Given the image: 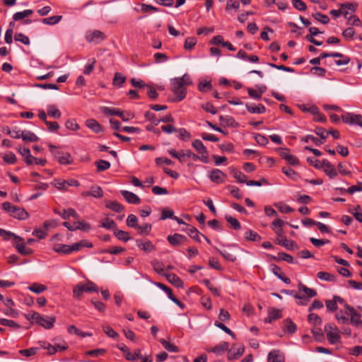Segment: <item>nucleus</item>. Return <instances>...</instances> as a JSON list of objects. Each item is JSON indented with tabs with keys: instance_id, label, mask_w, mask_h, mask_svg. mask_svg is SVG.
I'll use <instances>...</instances> for the list:
<instances>
[{
	"instance_id": "obj_1",
	"label": "nucleus",
	"mask_w": 362,
	"mask_h": 362,
	"mask_svg": "<svg viewBox=\"0 0 362 362\" xmlns=\"http://www.w3.org/2000/svg\"><path fill=\"white\" fill-rule=\"evenodd\" d=\"M2 209L8 212L11 216L18 220H25L29 217V214L25 209L12 205L8 202L2 204Z\"/></svg>"
},
{
	"instance_id": "obj_2",
	"label": "nucleus",
	"mask_w": 362,
	"mask_h": 362,
	"mask_svg": "<svg viewBox=\"0 0 362 362\" xmlns=\"http://www.w3.org/2000/svg\"><path fill=\"white\" fill-rule=\"evenodd\" d=\"M49 149L61 165H69L72 163L73 160L69 153L63 151L59 147L52 144L49 145Z\"/></svg>"
},
{
	"instance_id": "obj_3",
	"label": "nucleus",
	"mask_w": 362,
	"mask_h": 362,
	"mask_svg": "<svg viewBox=\"0 0 362 362\" xmlns=\"http://www.w3.org/2000/svg\"><path fill=\"white\" fill-rule=\"evenodd\" d=\"M275 233L277 235L276 243L286 247L288 250H293L298 249V246L296 243L293 240H288L285 235L283 228H278L275 230Z\"/></svg>"
},
{
	"instance_id": "obj_4",
	"label": "nucleus",
	"mask_w": 362,
	"mask_h": 362,
	"mask_svg": "<svg viewBox=\"0 0 362 362\" xmlns=\"http://www.w3.org/2000/svg\"><path fill=\"white\" fill-rule=\"evenodd\" d=\"M172 88L171 90L175 95L173 101L180 102L185 98L187 95V88L182 84V81H177L174 78L171 80Z\"/></svg>"
},
{
	"instance_id": "obj_5",
	"label": "nucleus",
	"mask_w": 362,
	"mask_h": 362,
	"mask_svg": "<svg viewBox=\"0 0 362 362\" xmlns=\"http://www.w3.org/2000/svg\"><path fill=\"white\" fill-rule=\"evenodd\" d=\"M103 113L110 116H118L121 118V119L124 122H127L130 119H133L134 115L129 112L122 111L119 109L109 107H103L101 108Z\"/></svg>"
},
{
	"instance_id": "obj_6",
	"label": "nucleus",
	"mask_w": 362,
	"mask_h": 362,
	"mask_svg": "<svg viewBox=\"0 0 362 362\" xmlns=\"http://www.w3.org/2000/svg\"><path fill=\"white\" fill-rule=\"evenodd\" d=\"M333 330H337L336 326L333 327L330 324H327L325 325V332H326L327 340L331 344L339 343L341 339L339 332H333Z\"/></svg>"
},
{
	"instance_id": "obj_7",
	"label": "nucleus",
	"mask_w": 362,
	"mask_h": 362,
	"mask_svg": "<svg viewBox=\"0 0 362 362\" xmlns=\"http://www.w3.org/2000/svg\"><path fill=\"white\" fill-rule=\"evenodd\" d=\"M341 120L345 124L362 127V116L361 115L346 112L341 115Z\"/></svg>"
},
{
	"instance_id": "obj_8",
	"label": "nucleus",
	"mask_w": 362,
	"mask_h": 362,
	"mask_svg": "<svg viewBox=\"0 0 362 362\" xmlns=\"http://www.w3.org/2000/svg\"><path fill=\"white\" fill-rule=\"evenodd\" d=\"M344 308L349 312L351 315L350 322L352 325L356 326L357 327H361L362 320H361V315L358 313L354 307L349 305V304H344Z\"/></svg>"
},
{
	"instance_id": "obj_9",
	"label": "nucleus",
	"mask_w": 362,
	"mask_h": 362,
	"mask_svg": "<svg viewBox=\"0 0 362 362\" xmlns=\"http://www.w3.org/2000/svg\"><path fill=\"white\" fill-rule=\"evenodd\" d=\"M244 346L241 344H234L228 350V360H234L240 358L244 353Z\"/></svg>"
},
{
	"instance_id": "obj_10",
	"label": "nucleus",
	"mask_w": 362,
	"mask_h": 362,
	"mask_svg": "<svg viewBox=\"0 0 362 362\" xmlns=\"http://www.w3.org/2000/svg\"><path fill=\"white\" fill-rule=\"evenodd\" d=\"M226 177V175L219 169H213L209 175L210 180L216 184L223 183L224 182L223 177Z\"/></svg>"
},
{
	"instance_id": "obj_11",
	"label": "nucleus",
	"mask_w": 362,
	"mask_h": 362,
	"mask_svg": "<svg viewBox=\"0 0 362 362\" xmlns=\"http://www.w3.org/2000/svg\"><path fill=\"white\" fill-rule=\"evenodd\" d=\"M267 257L268 259L274 261H280L284 260L288 263L296 264V262L294 261L293 257L287 253L285 252H279L278 256H274L272 255L267 254Z\"/></svg>"
},
{
	"instance_id": "obj_12",
	"label": "nucleus",
	"mask_w": 362,
	"mask_h": 362,
	"mask_svg": "<svg viewBox=\"0 0 362 362\" xmlns=\"http://www.w3.org/2000/svg\"><path fill=\"white\" fill-rule=\"evenodd\" d=\"M167 240L169 243L173 246H178L181 243H185L187 240V238L181 234L175 233L173 235H170L167 237Z\"/></svg>"
},
{
	"instance_id": "obj_13",
	"label": "nucleus",
	"mask_w": 362,
	"mask_h": 362,
	"mask_svg": "<svg viewBox=\"0 0 362 362\" xmlns=\"http://www.w3.org/2000/svg\"><path fill=\"white\" fill-rule=\"evenodd\" d=\"M120 192L125 200L129 204H139L141 202L140 198L133 192L127 190H121Z\"/></svg>"
},
{
	"instance_id": "obj_14",
	"label": "nucleus",
	"mask_w": 362,
	"mask_h": 362,
	"mask_svg": "<svg viewBox=\"0 0 362 362\" xmlns=\"http://www.w3.org/2000/svg\"><path fill=\"white\" fill-rule=\"evenodd\" d=\"M183 230H185L191 238L198 243H201L199 235H202V233L195 227L189 224H186V228L183 229Z\"/></svg>"
},
{
	"instance_id": "obj_15",
	"label": "nucleus",
	"mask_w": 362,
	"mask_h": 362,
	"mask_svg": "<svg viewBox=\"0 0 362 362\" xmlns=\"http://www.w3.org/2000/svg\"><path fill=\"white\" fill-rule=\"evenodd\" d=\"M14 247L22 255H30L33 252V250L31 248L25 247L23 238L22 241H16Z\"/></svg>"
},
{
	"instance_id": "obj_16",
	"label": "nucleus",
	"mask_w": 362,
	"mask_h": 362,
	"mask_svg": "<svg viewBox=\"0 0 362 362\" xmlns=\"http://www.w3.org/2000/svg\"><path fill=\"white\" fill-rule=\"evenodd\" d=\"M219 121L221 122V125L223 127H237L238 126V124L235 122V119L230 115L219 116Z\"/></svg>"
},
{
	"instance_id": "obj_17",
	"label": "nucleus",
	"mask_w": 362,
	"mask_h": 362,
	"mask_svg": "<svg viewBox=\"0 0 362 362\" xmlns=\"http://www.w3.org/2000/svg\"><path fill=\"white\" fill-rule=\"evenodd\" d=\"M166 279L177 288H183V281L175 274H165Z\"/></svg>"
},
{
	"instance_id": "obj_18",
	"label": "nucleus",
	"mask_w": 362,
	"mask_h": 362,
	"mask_svg": "<svg viewBox=\"0 0 362 362\" xmlns=\"http://www.w3.org/2000/svg\"><path fill=\"white\" fill-rule=\"evenodd\" d=\"M136 245L143 251L146 252H150L155 250L156 247L150 240L143 242L141 239L136 240Z\"/></svg>"
},
{
	"instance_id": "obj_19",
	"label": "nucleus",
	"mask_w": 362,
	"mask_h": 362,
	"mask_svg": "<svg viewBox=\"0 0 362 362\" xmlns=\"http://www.w3.org/2000/svg\"><path fill=\"white\" fill-rule=\"evenodd\" d=\"M89 247L91 248L93 247L92 243L89 242L87 240H81L79 242L74 243L72 245H70L71 253L75 251L80 250L82 247Z\"/></svg>"
},
{
	"instance_id": "obj_20",
	"label": "nucleus",
	"mask_w": 362,
	"mask_h": 362,
	"mask_svg": "<svg viewBox=\"0 0 362 362\" xmlns=\"http://www.w3.org/2000/svg\"><path fill=\"white\" fill-rule=\"evenodd\" d=\"M0 236L6 241L9 240L11 238H13L16 241H22L23 238L15 233L0 228Z\"/></svg>"
},
{
	"instance_id": "obj_21",
	"label": "nucleus",
	"mask_w": 362,
	"mask_h": 362,
	"mask_svg": "<svg viewBox=\"0 0 362 362\" xmlns=\"http://www.w3.org/2000/svg\"><path fill=\"white\" fill-rule=\"evenodd\" d=\"M56 321L55 317L52 316H42V320L37 325L43 327L45 329H50L54 327V323Z\"/></svg>"
},
{
	"instance_id": "obj_22",
	"label": "nucleus",
	"mask_w": 362,
	"mask_h": 362,
	"mask_svg": "<svg viewBox=\"0 0 362 362\" xmlns=\"http://www.w3.org/2000/svg\"><path fill=\"white\" fill-rule=\"evenodd\" d=\"M298 288L300 292H303L310 298L317 296V291L315 289L307 287L302 282L298 283Z\"/></svg>"
},
{
	"instance_id": "obj_23",
	"label": "nucleus",
	"mask_w": 362,
	"mask_h": 362,
	"mask_svg": "<svg viewBox=\"0 0 362 362\" xmlns=\"http://www.w3.org/2000/svg\"><path fill=\"white\" fill-rule=\"evenodd\" d=\"M21 136L24 141L35 142L39 140V137L35 134L28 130L21 131Z\"/></svg>"
},
{
	"instance_id": "obj_24",
	"label": "nucleus",
	"mask_w": 362,
	"mask_h": 362,
	"mask_svg": "<svg viewBox=\"0 0 362 362\" xmlns=\"http://www.w3.org/2000/svg\"><path fill=\"white\" fill-rule=\"evenodd\" d=\"M230 173L233 175V177L238 180V182L240 183H246L247 176L243 173L241 171L238 170L235 168H230Z\"/></svg>"
},
{
	"instance_id": "obj_25",
	"label": "nucleus",
	"mask_w": 362,
	"mask_h": 362,
	"mask_svg": "<svg viewBox=\"0 0 362 362\" xmlns=\"http://www.w3.org/2000/svg\"><path fill=\"white\" fill-rule=\"evenodd\" d=\"M86 126L93 130L95 133H99L103 131L102 126L95 119H89L86 122Z\"/></svg>"
},
{
	"instance_id": "obj_26",
	"label": "nucleus",
	"mask_w": 362,
	"mask_h": 362,
	"mask_svg": "<svg viewBox=\"0 0 362 362\" xmlns=\"http://www.w3.org/2000/svg\"><path fill=\"white\" fill-rule=\"evenodd\" d=\"M53 250L59 254L70 255V245L65 244H56L53 247Z\"/></svg>"
},
{
	"instance_id": "obj_27",
	"label": "nucleus",
	"mask_w": 362,
	"mask_h": 362,
	"mask_svg": "<svg viewBox=\"0 0 362 362\" xmlns=\"http://www.w3.org/2000/svg\"><path fill=\"white\" fill-rule=\"evenodd\" d=\"M26 320L30 321L31 323H33V321L36 323H40L42 320V315H40L38 313L35 311H31L28 313L24 315Z\"/></svg>"
},
{
	"instance_id": "obj_28",
	"label": "nucleus",
	"mask_w": 362,
	"mask_h": 362,
	"mask_svg": "<svg viewBox=\"0 0 362 362\" xmlns=\"http://www.w3.org/2000/svg\"><path fill=\"white\" fill-rule=\"evenodd\" d=\"M244 238L253 242H259L262 240V237L257 233L250 229L245 233Z\"/></svg>"
},
{
	"instance_id": "obj_29",
	"label": "nucleus",
	"mask_w": 362,
	"mask_h": 362,
	"mask_svg": "<svg viewBox=\"0 0 362 362\" xmlns=\"http://www.w3.org/2000/svg\"><path fill=\"white\" fill-rule=\"evenodd\" d=\"M79 284L83 287V292H98L97 285L90 281H88L86 284L79 283Z\"/></svg>"
},
{
	"instance_id": "obj_30",
	"label": "nucleus",
	"mask_w": 362,
	"mask_h": 362,
	"mask_svg": "<svg viewBox=\"0 0 362 362\" xmlns=\"http://www.w3.org/2000/svg\"><path fill=\"white\" fill-rule=\"evenodd\" d=\"M268 360L272 362H284V357L279 354V350L274 349L269 353Z\"/></svg>"
},
{
	"instance_id": "obj_31",
	"label": "nucleus",
	"mask_w": 362,
	"mask_h": 362,
	"mask_svg": "<svg viewBox=\"0 0 362 362\" xmlns=\"http://www.w3.org/2000/svg\"><path fill=\"white\" fill-rule=\"evenodd\" d=\"M159 341L163 345V346L169 352L177 353L180 351L178 346H177L174 344L168 341L165 339H159Z\"/></svg>"
},
{
	"instance_id": "obj_32",
	"label": "nucleus",
	"mask_w": 362,
	"mask_h": 362,
	"mask_svg": "<svg viewBox=\"0 0 362 362\" xmlns=\"http://www.w3.org/2000/svg\"><path fill=\"white\" fill-rule=\"evenodd\" d=\"M47 115L53 118H60L62 113L54 105H49L47 106Z\"/></svg>"
},
{
	"instance_id": "obj_33",
	"label": "nucleus",
	"mask_w": 362,
	"mask_h": 362,
	"mask_svg": "<svg viewBox=\"0 0 362 362\" xmlns=\"http://www.w3.org/2000/svg\"><path fill=\"white\" fill-rule=\"evenodd\" d=\"M317 277L321 280L329 282L336 281V276L327 272H319L317 274Z\"/></svg>"
},
{
	"instance_id": "obj_34",
	"label": "nucleus",
	"mask_w": 362,
	"mask_h": 362,
	"mask_svg": "<svg viewBox=\"0 0 362 362\" xmlns=\"http://www.w3.org/2000/svg\"><path fill=\"white\" fill-rule=\"evenodd\" d=\"M247 110L250 113H257V114H262L266 112V107L262 104H259L256 107H252L249 104L245 105Z\"/></svg>"
},
{
	"instance_id": "obj_35",
	"label": "nucleus",
	"mask_w": 362,
	"mask_h": 362,
	"mask_svg": "<svg viewBox=\"0 0 362 362\" xmlns=\"http://www.w3.org/2000/svg\"><path fill=\"white\" fill-rule=\"evenodd\" d=\"M106 207L117 213H120L124 210V206L116 201H109L106 203Z\"/></svg>"
},
{
	"instance_id": "obj_36",
	"label": "nucleus",
	"mask_w": 362,
	"mask_h": 362,
	"mask_svg": "<svg viewBox=\"0 0 362 362\" xmlns=\"http://www.w3.org/2000/svg\"><path fill=\"white\" fill-rule=\"evenodd\" d=\"M30 291H33L37 294H40L45 291H47V287L39 283H33L28 288Z\"/></svg>"
},
{
	"instance_id": "obj_37",
	"label": "nucleus",
	"mask_w": 362,
	"mask_h": 362,
	"mask_svg": "<svg viewBox=\"0 0 362 362\" xmlns=\"http://www.w3.org/2000/svg\"><path fill=\"white\" fill-rule=\"evenodd\" d=\"M114 235L117 238L118 240H122L124 242H127L131 239L129 233L122 230L115 229L114 231Z\"/></svg>"
},
{
	"instance_id": "obj_38",
	"label": "nucleus",
	"mask_w": 362,
	"mask_h": 362,
	"mask_svg": "<svg viewBox=\"0 0 362 362\" xmlns=\"http://www.w3.org/2000/svg\"><path fill=\"white\" fill-rule=\"evenodd\" d=\"M151 265L153 268V270L158 273V274L160 275H163V276H165V273H163L164 272V264L160 261H158V259H153L152 262H151Z\"/></svg>"
},
{
	"instance_id": "obj_39",
	"label": "nucleus",
	"mask_w": 362,
	"mask_h": 362,
	"mask_svg": "<svg viewBox=\"0 0 362 362\" xmlns=\"http://www.w3.org/2000/svg\"><path fill=\"white\" fill-rule=\"evenodd\" d=\"M227 350H229V344L226 341H223L220 344L214 346L210 351L218 355Z\"/></svg>"
},
{
	"instance_id": "obj_40",
	"label": "nucleus",
	"mask_w": 362,
	"mask_h": 362,
	"mask_svg": "<svg viewBox=\"0 0 362 362\" xmlns=\"http://www.w3.org/2000/svg\"><path fill=\"white\" fill-rule=\"evenodd\" d=\"M284 330H286L289 334H293L297 330L296 325L291 320L286 318L285 320Z\"/></svg>"
},
{
	"instance_id": "obj_41",
	"label": "nucleus",
	"mask_w": 362,
	"mask_h": 362,
	"mask_svg": "<svg viewBox=\"0 0 362 362\" xmlns=\"http://www.w3.org/2000/svg\"><path fill=\"white\" fill-rule=\"evenodd\" d=\"M74 225L76 226V230H80L84 232H88L91 229V226L90 223L86 222L85 221H77L74 222Z\"/></svg>"
},
{
	"instance_id": "obj_42",
	"label": "nucleus",
	"mask_w": 362,
	"mask_h": 362,
	"mask_svg": "<svg viewBox=\"0 0 362 362\" xmlns=\"http://www.w3.org/2000/svg\"><path fill=\"white\" fill-rule=\"evenodd\" d=\"M218 252L225 259V260L230 262H234L236 260V256L228 251L219 250L216 248Z\"/></svg>"
},
{
	"instance_id": "obj_43",
	"label": "nucleus",
	"mask_w": 362,
	"mask_h": 362,
	"mask_svg": "<svg viewBox=\"0 0 362 362\" xmlns=\"http://www.w3.org/2000/svg\"><path fill=\"white\" fill-rule=\"evenodd\" d=\"M100 226L107 229H117V223L109 218L103 219L100 222Z\"/></svg>"
},
{
	"instance_id": "obj_44",
	"label": "nucleus",
	"mask_w": 362,
	"mask_h": 362,
	"mask_svg": "<svg viewBox=\"0 0 362 362\" xmlns=\"http://www.w3.org/2000/svg\"><path fill=\"white\" fill-rule=\"evenodd\" d=\"M225 218L227 221V222L230 224L231 228H233L234 230H237L241 228L240 223L237 218H233L230 215H226Z\"/></svg>"
},
{
	"instance_id": "obj_45",
	"label": "nucleus",
	"mask_w": 362,
	"mask_h": 362,
	"mask_svg": "<svg viewBox=\"0 0 362 362\" xmlns=\"http://www.w3.org/2000/svg\"><path fill=\"white\" fill-rule=\"evenodd\" d=\"M95 165L97 168L98 172H102L110 168V162L105 160H98L95 162Z\"/></svg>"
},
{
	"instance_id": "obj_46",
	"label": "nucleus",
	"mask_w": 362,
	"mask_h": 362,
	"mask_svg": "<svg viewBox=\"0 0 362 362\" xmlns=\"http://www.w3.org/2000/svg\"><path fill=\"white\" fill-rule=\"evenodd\" d=\"M126 81V77L121 73L117 72L115 74L112 83L115 86L122 87L123 83Z\"/></svg>"
},
{
	"instance_id": "obj_47",
	"label": "nucleus",
	"mask_w": 362,
	"mask_h": 362,
	"mask_svg": "<svg viewBox=\"0 0 362 362\" xmlns=\"http://www.w3.org/2000/svg\"><path fill=\"white\" fill-rule=\"evenodd\" d=\"M300 140L304 143H308L309 141H313L317 146H320L324 143L321 139L310 134L302 137Z\"/></svg>"
},
{
	"instance_id": "obj_48",
	"label": "nucleus",
	"mask_w": 362,
	"mask_h": 362,
	"mask_svg": "<svg viewBox=\"0 0 362 362\" xmlns=\"http://www.w3.org/2000/svg\"><path fill=\"white\" fill-rule=\"evenodd\" d=\"M192 145L199 153H206V151H207L203 142L199 139H195L193 141Z\"/></svg>"
},
{
	"instance_id": "obj_49",
	"label": "nucleus",
	"mask_w": 362,
	"mask_h": 362,
	"mask_svg": "<svg viewBox=\"0 0 362 362\" xmlns=\"http://www.w3.org/2000/svg\"><path fill=\"white\" fill-rule=\"evenodd\" d=\"M308 321L315 327L321 325L322 322L321 317L315 313L309 314L308 315Z\"/></svg>"
},
{
	"instance_id": "obj_50",
	"label": "nucleus",
	"mask_w": 362,
	"mask_h": 362,
	"mask_svg": "<svg viewBox=\"0 0 362 362\" xmlns=\"http://www.w3.org/2000/svg\"><path fill=\"white\" fill-rule=\"evenodd\" d=\"M127 226L136 229L139 227L138 218L134 214H129L127 218Z\"/></svg>"
},
{
	"instance_id": "obj_51",
	"label": "nucleus",
	"mask_w": 362,
	"mask_h": 362,
	"mask_svg": "<svg viewBox=\"0 0 362 362\" xmlns=\"http://www.w3.org/2000/svg\"><path fill=\"white\" fill-rule=\"evenodd\" d=\"M62 18V16H53L49 18H45L42 20V22L46 25H55L58 23Z\"/></svg>"
},
{
	"instance_id": "obj_52",
	"label": "nucleus",
	"mask_w": 362,
	"mask_h": 362,
	"mask_svg": "<svg viewBox=\"0 0 362 362\" xmlns=\"http://www.w3.org/2000/svg\"><path fill=\"white\" fill-rule=\"evenodd\" d=\"M314 132L320 137V139L323 141L326 140V139L328 137V131L325 129L323 127H316L314 129Z\"/></svg>"
},
{
	"instance_id": "obj_53",
	"label": "nucleus",
	"mask_w": 362,
	"mask_h": 362,
	"mask_svg": "<svg viewBox=\"0 0 362 362\" xmlns=\"http://www.w3.org/2000/svg\"><path fill=\"white\" fill-rule=\"evenodd\" d=\"M312 333H313V337L315 338V339L317 341L321 342L325 339L324 334H323L321 328L315 327L312 329Z\"/></svg>"
},
{
	"instance_id": "obj_54",
	"label": "nucleus",
	"mask_w": 362,
	"mask_h": 362,
	"mask_svg": "<svg viewBox=\"0 0 362 362\" xmlns=\"http://www.w3.org/2000/svg\"><path fill=\"white\" fill-rule=\"evenodd\" d=\"M313 17L317 21L322 24H327L329 22V18L327 15L322 14L320 12H316L312 14Z\"/></svg>"
},
{
	"instance_id": "obj_55",
	"label": "nucleus",
	"mask_w": 362,
	"mask_h": 362,
	"mask_svg": "<svg viewBox=\"0 0 362 362\" xmlns=\"http://www.w3.org/2000/svg\"><path fill=\"white\" fill-rule=\"evenodd\" d=\"M125 251V248L122 247L114 246L109 249H104L101 250V253H109L112 255H118L120 252Z\"/></svg>"
},
{
	"instance_id": "obj_56",
	"label": "nucleus",
	"mask_w": 362,
	"mask_h": 362,
	"mask_svg": "<svg viewBox=\"0 0 362 362\" xmlns=\"http://www.w3.org/2000/svg\"><path fill=\"white\" fill-rule=\"evenodd\" d=\"M91 304L93 305L94 308L100 313H104L106 310V305L103 302L98 300L95 298L91 299Z\"/></svg>"
},
{
	"instance_id": "obj_57",
	"label": "nucleus",
	"mask_w": 362,
	"mask_h": 362,
	"mask_svg": "<svg viewBox=\"0 0 362 362\" xmlns=\"http://www.w3.org/2000/svg\"><path fill=\"white\" fill-rule=\"evenodd\" d=\"M144 117L147 120L151 121L155 126L158 125L160 122V120H159L160 119H158L156 115L150 111H146L144 114Z\"/></svg>"
},
{
	"instance_id": "obj_58",
	"label": "nucleus",
	"mask_w": 362,
	"mask_h": 362,
	"mask_svg": "<svg viewBox=\"0 0 362 362\" xmlns=\"http://www.w3.org/2000/svg\"><path fill=\"white\" fill-rule=\"evenodd\" d=\"M202 283L204 284L209 288V290L213 293L214 295L216 296H220V290L214 287L209 279H204L202 280Z\"/></svg>"
},
{
	"instance_id": "obj_59",
	"label": "nucleus",
	"mask_w": 362,
	"mask_h": 362,
	"mask_svg": "<svg viewBox=\"0 0 362 362\" xmlns=\"http://www.w3.org/2000/svg\"><path fill=\"white\" fill-rule=\"evenodd\" d=\"M268 314L271 316L272 319L274 320L282 317L281 310L274 308H269L268 309Z\"/></svg>"
},
{
	"instance_id": "obj_60",
	"label": "nucleus",
	"mask_w": 362,
	"mask_h": 362,
	"mask_svg": "<svg viewBox=\"0 0 362 362\" xmlns=\"http://www.w3.org/2000/svg\"><path fill=\"white\" fill-rule=\"evenodd\" d=\"M282 172L288 177H291L294 180H296L297 177H299V175L293 169L291 168L284 167L282 168Z\"/></svg>"
},
{
	"instance_id": "obj_61",
	"label": "nucleus",
	"mask_w": 362,
	"mask_h": 362,
	"mask_svg": "<svg viewBox=\"0 0 362 362\" xmlns=\"http://www.w3.org/2000/svg\"><path fill=\"white\" fill-rule=\"evenodd\" d=\"M197 39L194 37H187L184 44L186 50H191L197 44Z\"/></svg>"
},
{
	"instance_id": "obj_62",
	"label": "nucleus",
	"mask_w": 362,
	"mask_h": 362,
	"mask_svg": "<svg viewBox=\"0 0 362 362\" xmlns=\"http://www.w3.org/2000/svg\"><path fill=\"white\" fill-rule=\"evenodd\" d=\"M54 186L60 189V190H65L66 191L68 189L66 186V182L65 180H61V179H54L53 182Z\"/></svg>"
},
{
	"instance_id": "obj_63",
	"label": "nucleus",
	"mask_w": 362,
	"mask_h": 362,
	"mask_svg": "<svg viewBox=\"0 0 362 362\" xmlns=\"http://www.w3.org/2000/svg\"><path fill=\"white\" fill-rule=\"evenodd\" d=\"M212 89L211 81H200L198 84V90L201 92H206Z\"/></svg>"
},
{
	"instance_id": "obj_64",
	"label": "nucleus",
	"mask_w": 362,
	"mask_h": 362,
	"mask_svg": "<svg viewBox=\"0 0 362 362\" xmlns=\"http://www.w3.org/2000/svg\"><path fill=\"white\" fill-rule=\"evenodd\" d=\"M14 40L22 42L24 45H28L30 44V39L21 33H16L14 35Z\"/></svg>"
}]
</instances>
